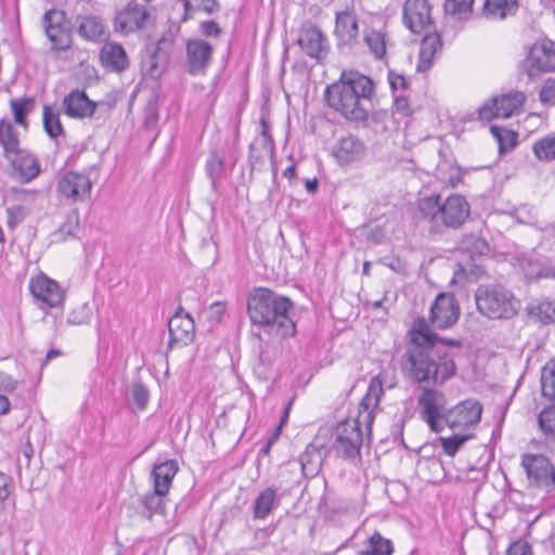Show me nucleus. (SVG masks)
Segmentation results:
<instances>
[{"label":"nucleus","mask_w":555,"mask_h":555,"mask_svg":"<svg viewBox=\"0 0 555 555\" xmlns=\"http://www.w3.org/2000/svg\"><path fill=\"white\" fill-rule=\"evenodd\" d=\"M413 347L405 352V377L422 388L442 386L456 374L454 353L435 348L438 334L429 328L426 319L417 318L410 330Z\"/></svg>","instance_id":"nucleus-1"},{"label":"nucleus","mask_w":555,"mask_h":555,"mask_svg":"<svg viewBox=\"0 0 555 555\" xmlns=\"http://www.w3.org/2000/svg\"><path fill=\"white\" fill-rule=\"evenodd\" d=\"M374 81L356 69H345L335 82L326 86L324 101L347 121L367 128L369 107Z\"/></svg>","instance_id":"nucleus-2"},{"label":"nucleus","mask_w":555,"mask_h":555,"mask_svg":"<svg viewBox=\"0 0 555 555\" xmlns=\"http://www.w3.org/2000/svg\"><path fill=\"white\" fill-rule=\"evenodd\" d=\"M294 310L295 305L289 297L268 287H254L247 295V315L251 326L282 339L294 337L297 333Z\"/></svg>","instance_id":"nucleus-3"},{"label":"nucleus","mask_w":555,"mask_h":555,"mask_svg":"<svg viewBox=\"0 0 555 555\" xmlns=\"http://www.w3.org/2000/svg\"><path fill=\"white\" fill-rule=\"evenodd\" d=\"M475 301L480 314L490 320H509L520 308L519 300L502 285H479L475 292Z\"/></svg>","instance_id":"nucleus-4"},{"label":"nucleus","mask_w":555,"mask_h":555,"mask_svg":"<svg viewBox=\"0 0 555 555\" xmlns=\"http://www.w3.org/2000/svg\"><path fill=\"white\" fill-rule=\"evenodd\" d=\"M361 421L344 420L339 422L333 433V449L338 457L345 461H361L363 434Z\"/></svg>","instance_id":"nucleus-5"},{"label":"nucleus","mask_w":555,"mask_h":555,"mask_svg":"<svg viewBox=\"0 0 555 555\" xmlns=\"http://www.w3.org/2000/svg\"><path fill=\"white\" fill-rule=\"evenodd\" d=\"M429 386L422 388L417 397V406L421 418L428 425L434 433H440L443 429L446 415L448 414V399L443 391Z\"/></svg>","instance_id":"nucleus-6"},{"label":"nucleus","mask_w":555,"mask_h":555,"mask_svg":"<svg viewBox=\"0 0 555 555\" xmlns=\"http://www.w3.org/2000/svg\"><path fill=\"white\" fill-rule=\"evenodd\" d=\"M41 23L44 35L51 42V51L63 52L72 48L73 26L65 11L52 8L44 12Z\"/></svg>","instance_id":"nucleus-7"},{"label":"nucleus","mask_w":555,"mask_h":555,"mask_svg":"<svg viewBox=\"0 0 555 555\" xmlns=\"http://www.w3.org/2000/svg\"><path fill=\"white\" fill-rule=\"evenodd\" d=\"M180 26L172 24L169 29L162 35L155 47L149 48L141 61L142 72L150 78H159L168 62L170 50L175 43Z\"/></svg>","instance_id":"nucleus-8"},{"label":"nucleus","mask_w":555,"mask_h":555,"mask_svg":"<svg viewBox=\"0 0 555 555\" xmlns=\"http://www.w3.org/2000/svg\"><path fill=\"white\" fill-rule=\"evenodd\" d=\"M520 69L531 79L555 72V42L543 40L534 43L520 63Z\"/></svg>","instance_id":"nucleus-9"},{"label":"nucleus","mask_w":555,"mask_h":555,"mask_svg":"<svg viewBox=\"0 0 555 555\" xmlns=\"http://www.w3.org/2000/svg\"><path fill=\"white\" fill-rule=\"evenodd\" d=\"M460 311L459 301L453 294L439 293L430 306L426 323L433 332L448 330L459 321Z\"/></svg>","instance_id":"nucleus-10"},{"label":"nucleus","mask_w":555,"mask_h":555,"mask_svg":"<svg viewBox=\"0 0 555 555\" xmlns=\"http://www.w3.org/2000/svg\"><path fill=\"white\" fill-rule=\"evenodd\" d=\"M214 47L203 38H193L185 43V72L191 76H205L212 62Z\"/></svg>","instance_id":"nucleus-11"},{"label":"nucleus","mask_w":555,"mask_h":555,"mask_svg":"<svg viewBox=\"0 0 555 555\" xmlns=\"http://www.w3.org/2000/svg\"><path fill=\"white\" fill-rule=\"evenodd\" d=\"M482 404L475 399H466L450 408L443 427L463 430L477 425L481 420Z\"/></svg>","instance_id":"nucleus-12"},{"label":"nucleus","mask_w":555,"mask_h":555,"mask_svg":"<svg viewBox=\"0 0 555 555\" xmlns=\"http://www.w3.org/2000/svg\"><path fill=\"white\" fill-rule=\"evenodd\" d=\"M150 13L145 5L131 0L128 4L115 14L113 20L114 31L120 35H128L145 27Z\"/></svg>","instance_id":"nucleus-13"},{"label":"nucleus","mask_w":555,"mask_h":555,"mask_svg":"<svg viewBox=\"0 0 555 555\" xmlns=\"http://www.w3.org/2000/svg\"><path fill=\"white\" fill-rule=\"evenodd\" d=\"M528 478L541 489L555 486V468L551 461L542 454H525L521 460Z\"/></svg>","instance_id":"nucleus-14"},{"label":"nucleus","mask_w":555,"mask_h":555,"mask_svg":"<svg viewBox=\"0 0 555 555\" xmlns=\"http://www.w3.org/2000/svg\"><path fill=\"white\" fill-rule=\"evenodd\" d=\"M169 341L168 348L188 346L195 337V321L182 306H178L173 315L168 321Z\"/></svg>","instance_id":"nucleus-15"},{"label":"nucleus","mask_w":555,"mask_h":555,"mask_svg":"<svg viewBox=\"0 0 555 555\" xmlns=\"http://www.w3.org/2000/svg\"><path fill=\"white\" fill-rule=\"evenodd\" d=\"M404 26L413 34H421L434 26L428 0H405L402 9Z\"/></svg>","instance_id":"nucleus-16"},{"label":"nucleus","mask_w":555,"mask_h":555,"mask_svg":"<svg viewBox=\"0 0 555 555\" xmlns=\"http://www.w3.org/2000/svg\"><path fill=\"white\" fill-rule=\"evenodd\" d=\"M470 214V206L466 198L460 194H452L440 202L439 222L443 228L459 229L467 220Z\"/></svg>","instance_id":"nucleus-17"},{"label":"nucleus","mask_w":555,"mask_h":555,"mask_svg":"<svg viewBox=\"0 0 555 555\" xmlns=\"http://www.w3.org/2000/svg\"><path fill=\"white\" fill-rule=\"evenodd\" d=\"M31 295L50 308L63 305L65 291L54 280L44 274L33 278L29 283Z\"/></svg>","instance_id":"nucleus-18"},{"label":"nucleus","mask_w":555,"mask_h":555,"mask_svg":"<svg viewBox=\"0 0 555 555\" xmlns=\"http://www.w3.org/2000/svg\"><path fill=\"white\" fill-rule=\"evenodd\" d=\"M92 182L87 175L69 171L57 183V192L73 202L85 201L91 191Z\"/></svg>","instance_id":"nucleus-19"},{"label":"nucleus","mask_w":555,"mask_h":555,"mask_svg":"<svg viewBox=\"0 0 555 555\" xmlns=\"http://www.w3.org/2000/svg\"><path fill=\"white\" fill-rule=\"evenodd\" d=\"M297 44L311 59H321L322 52L327 53V39L323 31L313 23L302 25Z\"/></svg>","instance_id":"nucleus-20"},{"label":"nucleus","mask_w":555,"mask_h":555,"mask_svg":"<svg viewBox=\"0 0 555 555\" xmlns=\"http://www.w3.org/2000/svg\"><path fill=\"white\" fill-rule=\"evenodd\" d=\"M459 249L472 260L470 273L476 276L482 275L485 268L477 262L476 257H485L491 253L487 240L473 233L466 234L459 242Z\"/></svg>","instance_id":"nucleus-21"},{"label":"nucleus","mask_w":555,"mask_h":555,"mask_svg":"<svg viewBox=\"0 0 555 555\" xmlns=\"http://www.w3.org/2000/svg\"><path fill=\"white\" fill-rule=\"evenodd\" d=\"M440 198L439 194L420 198L413 214V220L416 223L428 222L430 224L429 232L434 234L441 233V224L439 222Z\"/></svg>","instance_id":"nucleus-22"},{"label":"nucleus","mask_w":555,"mask_h":555,"mask_svg":"<svg viewBox=\"0 0 555 555\" xmlns=\"http://www.w3.org/2000/svg\"><path fill=\"white\" fill-rule=\"evenodd\" d=\"M334 36L338 47H353L358 41L359 24L352 11L345 10L336 12Z\"/></svg>","instance_id":"nucleus-23"},{"label":"nucleus","mask_w":555,"mask_h":555,"mask_svg":"<svg viewBox=\"0 0 555 555\" xmlns=\"http://www.w3.org/2000/svg\"><path fill=\"white\" fill-rule=\"evenodd\" d=\"M64 113L76 119L93 117L95 101L88 98L85 90L75 89L63 99Z\"/></svg>","instance_id":"nucleus-24"},{"label":"nucleus","mask_w":555,"mask_h":555,"mask_svg":"<svg viewBox=\"0 0 555 555\" xmlns=\"http://www.w3.org/2000/svg\"><path fill=\"white\" fill-rule=\"evenodd\" d=\"M365 144L356 135L341 137L333 146V156L339 165L358 162L365 156Z\"/></svg>","instance_id":"nucleus-25"},{"label":"nucleus","mask_w":555,"mask_h":555,"mask_svg":"<svg viewBox=\"0 0 555 555\" xmlns=\"http://www.w3.org/2000/svg\"><path fill=\"white\" fill-rule=\"evenodd\" d=\"M100 63L112 73H122L129 68L130 62L124 47L117 42H106L100 50Z\"/></svg>","instance_id":"nucleus-26"},{"label":"nucleus","mask_w":555,"mask_h":555,"mask_svg":"<svg viewBox=\"0 0 555 555\" xmlns=\"http://www.w3.org/2000/svg\"><path fill=\"white\" fill-rule=\"evenodd\" d=\"M326 453L325 444L318 442L317 438L306 447L299 456L301 472L306 478L315 477L320 473Z\"/></svg>","instance_id":"nucleus-27"},{"label":"nucleus","mask_w":555,"mask_h":555,"mask_svg":"<svg viewBox=\"0 0 555 555\" xmlns=\"http://www.w3.org/2000/svg\"><path fill=\"white\" fill-rule=\"evenodd\" d=\"M167 494L153 489L137 500L135 512L144 519L152 520L153 516L166 515Z\"/></svg>","instance_id":"nucleus-28"},{"label":"nucleus","mask_w":555,"mask_h":555,"mask_svg":"<svg viewBox=\"0 0 555 555\" xmlns=\"http://www.w3.org/2000/svg\"><path fill=\"white\" fill-rule=\"evenodd\" d=\"M7 159L11 163L13 176L21 182H29L40 172L38 159L34 155L22 150L13 153L11 158Z\"/></svg>","instance_id":"nucleus-29"},{"label":"nucleus","mask_w":555,"mask_h":555,"mask_svg":"<svg viewBox=\"0 0 555 555\" xmlns=\"http://www.w3.org/2000/svg\"><path fill=\"white\" fill-rule=\"evenodd\" d=\"M517 261L527 279H550L552 267L544 257L537 254L534 250L519 255Z\"/></svg>","instance_id":"nucleus-30"},{"label":"nucleus","mask_w":555,"mask_h":555,"mask_svg":"<svg viewBox=\"0 0 555 555\" xmlns=\"http://www.w3.org/2000/svg\"><path fill=\"white\" fill-rule=\"evenodd\" d=\"M382 382L378 377H373L370 382L367 391L359 404V414L356 420L361 421V424H365L367 428L373 423V408L376 406L383 395Z\"/></svg>","instance_id":"nucleus-31"},{"label":"nucleus","mask_w":555,"mask_h":555,"mask_svg":"<svg viewBox=\"0 0 555 555\" xmlns=\"http://www.w3.org/2000/svg\"><path fill=\"white\" fill-rule=\"evenodd\" d=\"M77 22V33L87 41L101 42L108 37L104 21L100 16L91 14L83 16L78 15Z\"/></svg>","instance_id":"nucleus-32"},{"label":"nucleus","mask_w":555,"mask_h":555,"mask_svg":"<svg viewBox=\"0 0 555 555\" xmlns=\"http://www.w3.org/2000/svg\"><path fill=\"white\" fill-rule=\"evenodd\" d=\"M179 470L176 460H167L154 465L151 477L153 479V489L168 494L172 479Z\"/></svg>","instance_id":"nucleus-33"},{"label":"nucleus","mask_w":555,"mask_h":555,"mask_svg":"<svg viewBox=\"0 0 555 555\" xmlns=\"http://www.w3.org/2000/svg\"><path fill=\"white\" fill-rule=\"evenodd\" d=\"M279 505L280 498L278 496L276 490L272 487H268L255 499L253 516L255 519H264Z\"/></svg>","instance_id":"nucleus-34"},{"label":"nucleus","mask_w":555,"mask_h":555,"mask_svg":"<svg viewBox=\"0 0 555 555\" xmlns=\"http://www.w3.org/2000/svg\"><path fill=\"white\" fill-rule=\"evenodd\" d=\"M518 0H485L482 16L488 20H504L516 13Z\"/></svg>","instance_id":"nucleus-35"},{"label":"nucleus","mask_w":555,"mask_h":555,"mask_svg":"<svg viewBox=\"0 0 555 555\" xmlns=\"http://www.w3.org/2000/svg\"><path fill=\"white\" fill-rule=\"evenodd\" d=\"M225 159L224 153L219 150H212L205 164V171L210 179V186L215 193L219 192L218 181L221 179L224 172Z\"/></svg>","instance_id":"nucleus-36"},{"label":"nucleus","mask_w":555,"mask_h":555,"mask_svg":"<svg viewBox=\"0 0 555 555\" xmlns=\"http://www.w3.org/2000/svg\"><path fill=\"white\" fill-rule=\"evenodd\" d=\"M493 100L499 109V116L505 119L509 118L525 104L526 95L522 92L515 91L493 96Z\"/></svg>","instance_id":"nucleus-37"},{"label":"nucleus","mask_w":555,"mask_h":555,"mask_svg":"<svg viewBox=\"0 0 555 555\" xmlns=\"http://www.w3.org/2000/svg\"><path fill=\"white\" fill-rule=\"evenodd\" d=\"M395 552L391 540L375 531L366 540V548L358 551L357 555H392Z\"/></svg>","instance_id":"nucleus-38"},{"label":"nucleus","mask_w":555,"mask_h":555,"mask_svg":"<svg viewBox=\"0 0 555 555\" xmlns=\"http://www.w3.org/2000/svg\"><path fill=\"white\" fill-rule=\"evenodd\" d=\"M0 143L7 158H11L13 153L20 151L17 132L13 125L5 119L0 120Z\"/></svg>","instance_id":"nucleus-39"},{"label":"nucleus","mask_w":555,"mask_h":555,"mask_svg":"<svg viewBox=\"0 0 555 555\" xmlns=\"http://www.w3.org/2000/svg\"><path fill=\"white\" fill-rule=\"evenodd\" d=\"M474 0H446L444 12L457 21H467L473 14Z\"/></svg>","instance_id":"nucleus-40"},{"label":"nucleus","mask_w":555,"mask_h":555,"mask_svg":"<svg viewBox=\"0 0 555 555\" xmlns=\"http://www.w3.org/2000/svg\"><path fill=\"white\" fill-rule=\"evenodd\" d=\"M42 121L44 131L51 139H56L57 137L65 134L59 112H55L49 105L43 106Z\"/></svg>","instance_id":"nucleus-41"},{"label":"nucleus","mask_w":555,"mask_h":555,"mask_svg":"<svg viewBox=\"0 0 555 555\" xmlns=\"http://www.w3.org/2000/svg\"><path fill=\"white\" fill-rule=\"evenodd\" d=\"M364 42L378 61L386 56V35L379 30L370 29L364 33Z\"/></svg>","instance_id":"nucleus-42"},{"label":"nucleus","mask_w":555,"mask_h":555,"mask_svg":"<svg viewBox=\"0 0 555 555\" xmlns=\"http://www.w3.org/2000/svg\"><path fill=\"white\" fill-rule=\"evenodd\" d=\"M490 131L498 141L500 154L512 151L518 143L517 133L514 131L499 126H491Z\"/></svg>","instance_id":"nucleus-43"},{"label":"nucleus","mask_w":555,"mask_h":555,"mask_svg":"<svg viewBox=\"0 0 555 555\" xmlns=\"http://www.w3.org/2000/svg\"><path fill=\"white\" fill-rule=\"evenodd\" d=\"M10 106L14 116V121L26 127V116L34 108L35 100L29 96L11 99Z\"/></svg>","instance_id":"nucleus-44"},{"label":"nucleus","mask_w":555,"mask_h":555,"mask_svg":"<svg viewBox=\"0 0 555 555\" xmlns=\"http://www.w3.org/2000/svg\"><path fill=\"white\" fill-rule=\"evenodd\" d=\"M533 153L539 160L555 159V132L550 133L535 141L532 146Z\"/></svg>","instance_id":"nucleus-45"},{"label":"nucleus","mask_w":555,"mask_h":555,"mask_svg":"<svg viewBox=\"0 0 555 555\" xmlns=\"http://www.w3.org/2000/svg\"><path fill=\"white\" fill-rule=\"evenodd\" d=\"M542 395L548 399H555V361L548 360L541 371Z\"/></svg>","instance_id":"nucleus-46"},{"label":"nucleus","mask_w":555,"mask_h":555,"mask_svg":"<svg viewBox=\"0 0 555 555\" xmlns=\"http://www.w3.org/2000/svg\"><path fill=\"white\" fill-rule=\"evenodd\" d=\"M528 313L542 323L555 322V301H542L538 305L527 307Z\"/></svg>","instance_id":"nucleus-47"},{"label":"nucleus","mask_w":555,"mask_h":555,"mask_svg":"<svg viewBox=\"0 0 555 555\" xmlns=\"http://www.w3.org/2000/svg\"><path fill=\"white\" fill-rule=\"evenodd\" d=\"M130 398L137 410L144 411L149 404L150 391L142 382H134L130 387Z\"/></svg>","instance_id":"nucleus-48"},{"label":"nucleus","mask_w":555,"mask_h":555,"mask_svg":"<svg viewBox=\"0 0 555 555\" xmlns=\"http://www.w3.org/2000/svg\"><path fill=\"white\" fill-rule=\"evenodd\" d=\"M472 437L473 435L454 434L451 437H439L438 440L440 441L444 453L449 456H454L464 446V443Z\"/></svg>","instance_id":"nucleus-49"},{"label":"nucleus","mask_w":555,"mask_h":555,"mask_svg":"<svg viewBox=\"0 0 555 555\" xmlns=\"http://www.w3.org/2000/svg\"><path fill=\"white\" fill-rule=\"evenodd\" d=\"M538 423L545 436L555 437V404L545 406L540 412Z\"/></svg>","instance_id":"nucleus-50"},{"label":"nucleus","mask_w":555,"mask_h":555,"mask_svg":"<svg viewBox=\"0 0 555 555\" xmlns=\"http://www.w3.org/2000/svg\"><path fill=\"white\" fill-rule=\"evenodd\" d=\"M79 228V214L77 209L69 211L63 223L57 228V233L61 237L66 238L74 236Z\"/></svg>","instance_id":"nucleus-51"},{"label":"nucleus","mask_w":555,"mask_h":555,"mask_svg":"<svg viewBox=\"0 0 555 555\" xmlns=\"http://www.w3.org/2000/svg\"><path fill=\"white\" fill-rule=\"evenodd\" d=\"M442 47L441 37L437 31L426 34L421 42L420 52L434 59L436 52Z\"/></svg>","instance_id":"nucleus-52"},{"label":"nucleus","mask_w":555,"mask_h":555,"mask_svg":"<svg viewBox=\"0 0 555 555\" xmlns=\"http://www.w3.org/2000/svg\"><path fill=\"white\" fill-rule=\"evenodd\" d=\"M91 317L92 308L88 302H85L69 312L67 322L75 325L87 324L90 322Z\"/></svg>","instance_id":"nucleus-53"},{"label":"nucleus","mask_w":555,"mask_h":555,"mask_svg":"<svg viewBox=\"0 0 555 555\" xmlns=\"http://www.w3.org/2000/svg\"><path fill=\"white\" fill-rule=\"evenodd\" d=\"M158 95L155 94L145 106L144 126L147 130H155L159 120Z\"/></svg>","instance_id":"nucleus-54"},{"label":"nucleus","mask_w":555,"mask_h":555,"mask_svg":"<svg viewBox=\"0 0 555 555\" xmlns=\"http://www.w3.org/2000/svg\"><path fill=\"white\" fill-rule=\"evenodd\" d=\"M5 212L8 216V225L10 228H14L15 225H17L24 221V219L27 217L29 211H28L27 207H25L21 204H17V205H12L10 207H7Z\"/></svg>","instance_id":"nucleus-55"},{"label":"nucleus","mask_w":555,"mask_h":555,"mask_svg":"<svg viewBox=\"0 0 555 555\" xmlns=\"http://www.w3.org/2000/svg\"><path fill=\"white\" fill-rule=\"evenodd\" d=\"M389 114L385 109H377L369 113L367 127H372L376 132H384L387 130L386 121Z\"/></svg>","instance_id":"nucleus-56"},{"label":"nucleus","mask_w":555,"mask_h":555,"mask_svg":"<svg viewBox=\"0 0 555 555\" xmlns=\"http://www.w3.org/2000/svg\"><path fill=\"white\" fill-rule=\"evenodd\" d=\"M478 118L482 121H491L493 118H501L493 98L478 108Z\"/></svg>","instance_id":"nucleus-57"},{"label":"nucleus","mask_w":555,"mask_h":555,"mask_svg":"<svg viewBox=\"0 0 555 555\" xmlns=\"http://www.w3.org/2000/svg\"><path fill=\"white\" fill-rule=\"evenodd\" d=\"M260 125H261V137H262V146L268 153L270 154L271 158L274 156V140L272 135L270 134L269 128V121L264 116L260 118Z\"/></svg>","instance_id":"nucleus-58"},{"label":"nucleus","mask_w":555,"mask_h":555,"mask_svg":"<svg viewBox=\"0 0 555 555\" xmlns=\"http://www.w3.org/2000/svg\"><path fill=\"white\" fill-rule=\"evenodd\" d=\"M251 335H253V337L257 338L260 341V345L258 348L259 351H258L257 363L273 366L274 361L268 351V346L263 345V337H262L261 333L251 331Z\"/></svg>","instance_id":"nucleus-59"},{"label":"nucleus","mask_w":555,"mask_h":555,"mask_svg":"<svg viewBox=\"0 0 555 555\" xmlns=\"http://www.w3.org/2000/svg\"><path fill=\"white\" fill-rule=\"evenodd\" d=\"M115 106V100L95 101L94 115L98 120H105L109 117V113Z\"/></svg>","instance_id":"nucleus-60"},{"label":"nucleus","mask_w":555,"mask_h":555,"mask_svg":"<svg viewBox=\"0 0 555 555\" xmlns=\"http://www.w3.org/2000/svg\"><path fill=\"white\" fill-rule=\"evenodd\" d=\"M506 555H533L531 545L524 539H518L509 544Z\"/></svg>","instance_id":"nucleus-61"},{"label":"nucleus","mask_w":555,"mask_h":555,"mask_svg":"<svg viewBox=\"0 0 555 555\" xmlns=\"http://www.w3.org/2000/svg\"><path fill=\"white\" fill-rule=\"evenodd\" d=\"M225 313V305L221 301H215L209 306L207 320L210 324H218L221 322Z\"/></svg>","instance_id":"nucleus-62"},{"label":"nucleus","mask_w":555,"mask_h":555,"mask_svg":"<svg viewBox=\"0 0 555 555\" xmlns=\"http://www.w3.org/2000/svg\"><path fill=\"white\" fill-rule=\"evenodd\" d=\"M199 31L207 38H218L222 34L219 24L212 20L202 22L199 24Z\"/></svg>","instance_id":"nucleus-63"},{"label":"nucleus","mask_w":555,"mask_h":555,"mask_svg":"<svg viewBox=\"0 0 555 555\" xmlns=\"http://www.w3.org/2000/svg\"><path fill=\"white\" fill-rule=\"evenodd\" d=\"M540 101L542 103H548L554 100L555 98V80L547 79L540 93H539Z\"/></svg>","instance_id":"nucleus-64"}]
</instances>
